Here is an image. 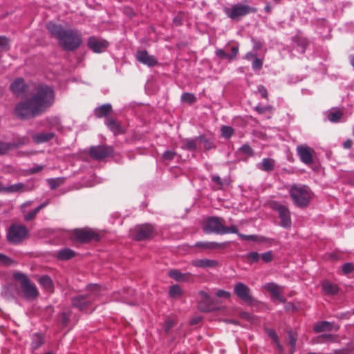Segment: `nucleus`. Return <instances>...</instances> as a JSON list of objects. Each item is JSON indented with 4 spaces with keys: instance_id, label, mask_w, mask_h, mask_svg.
I'll return each mask as SVG.
<instances>
[{
    "instance_id": "f257e3e1",
    "label": "nucleus",
    "mask_w": 354,
    "mask_h": 354,
    "mask_svg": "<svg viewBox=\"0 0 354 354\" xmlns=\"http://www.w3.org/2000/svg\"><path fill=\"white\" fill-rule=\"evenodd\" d=\"M55 101V92L53 88L45 83L34 86L30 97L16 104L15 115L21 120L36 118L50 109Z\"/></svg>"
},
{
    "instance_id": "f03ea898",
    "label": "nucleus",
    "mask_w": 354,
    "mask_h": 354,
    "mask_svg": "<svg viewBox=\"0 0 354 354\" xmlns=\"http://www.w3.org/2000/svg\"><path fill=\"white\" fill-rule=\"evenodd\" d=\"M50 34L57 39L59 46L66 51H75L82 44L80 32L75 28L64 29L62 26L49 23L46 26Z\"/></svg>"
},
{
    "instance_id": "7ed1b4c3",
    "label": "nucleus",
    "mask_w": 354,
    "mask_h": 354,
    "mask_svg": "<svg viewBox=\"0 0 354 354\" xmlns=\"http://www.w3.org/2000/svg\"><path fill=\"white\" fill-rule=\"evenodd\" d=\"M225 220L218 216H209L206 218L203 224V230L205 233L216 234H236L239 237L244 241H257L256 235H245L239 232L238 227L232 225L229 227L225 225Z\"/></svg>"
},
{
    "instance_id": "20e7f679",
    "label": "nucleus",
    "mask_w": 354,
    "mask_h": 354,
    "mask_svg": "<svg viewBox=\"0 0 354 354\" xmlns=\"http://www.w3.org/2000/svg\"><path fill=\"white\" fill-rule=\"evenodd\" d=\"M87 290L91 291V292L85 295L74 297L71 300V304L82 312L91 313L95 308L94 302L97 297V294L94 292L100 290V286L96 284L89 285L87 286Z\"/></svg>"
},
{
    "instance_id": "39448f33",
    "label": "nucleus",
    "mask_w": 354,
    "mask_h": 354,
    "mask_svg": "<svg viewBox=\"0 0 354 354\" xmlns=\"http://www.w3.org/2000/svg\"><path fill=\"white\" fill-rule=\"evenodd\" d=\"M290 196L294 204L299 208H306L312 199L313 192L308 185L293 184L290 188Z\"/></svg>"
},
{
    "instance_id": "423d86ee",
    "label": "nucleus",
    "mask_w": 354,
    "mask_h": 354,
    "mask_svg": "<svg viewBox=\"0 0 354 354\" xmlns=\"http://www.w3.org/2000/svg\"><path fill=\"white\" fill-rule=\"evenodd\" d=\"M29 236V230L27 227L22 224L12 223L7 229L6 240L12 245L21 243Z\"/></svg>"
},
{
    "instance_id": "0eeeda50",
    "label": "nucleus",
    "mask_w": 354,
    "mask_h": 354,
    "mask_svg": "<svg viewBox=\"0 0 354 354\" xmlns=\"http://www.w3.org/2000/svg\"><path fill=\"white\" fill-rule=\"evenodd\" d=\"M13 278L20 283V287L26 299L35 300L39 293L34 283H32L28 276L21 272H15Z\"/></svg>"
},
{
    "instance_id": "6e6552de",
    "label": "nucleus",
    "mask_w": 354,
    "mask_h": 354,
    "mask_svg": "<svg viewBox=\"0 0 354 354\" xmlns=\"http://www.w3.org/2000/svg\"><path fill=\"white\" fill-rule=\"evenodd\" d=\"M225 14L227 17L234 21H240L243 17L250 13H255L257 9L245 4L240 3H234L230 7H225L223 9Z\"/></svg>"
},
{
    "instance_id": "1a4fd4ad",
    "label": "nucleus",
    "mask_w": 354,
    "mask_h": 354,
    "mask_svg": "<svg viewBox=\"0 0 354 354\" xmlns=\"http://www.w3.org/2000/svg\"><path fill=\"white\" fill-rule=\"evenodd\" d=\"M73 236L74 240L82 243L92 241H99L101 239V236L97 232L89 228L75 229L73 231Z\"/></svg>"
},
{
    "instance_id": "9d476101",
    "label": "nucleus",
    "mask_w": 354,
    "mask_h": 354,
    "mask_svg": "<svg viewBox=\"0 0 354 354\" xmlns=\"http://www.w3.org/2000/svg\"><path fill=\"white\" fill-rule=\"evenodd\" d=\"M154 236V227L149 224L137 225L130 231V236L135 241H140L151 239Z\"/></svg>"
},
{
    "instance_id": "9b49d317",
    "label": "nucleus",
    "mask_w": 354,
    "mask_h": 354,
    "mask_svg": "<svg viewBox=\"0 0 354 354\" xmlns=\"http://www.w3.org/2000/svg\"><path fill=\"white\" fill-rule=\"evenodd\" d=\"M113 148L111 146L98 145L91 147L89 149L88 153L92 158L101 160L113 156Z\"/></svg>"
},
{
    "instance_id": "f8f14e48",
    "label": "nucleus",
    "mask_w": 354,
    "mask_h": 354,
    "mask_svg": "<svg viewBox=\"0 0 354 354\" xmlns=\"http://www.w3.org/2000/svg\"><path fill=\"white\" fill-rule=\"evenodd\" d=\"M201 299L198 303V308L203 313H209L217 310L210 296L205 291H200Z\"/></svg>"
},
{
    "instance_id": "ddd939ff",
    "label": "nucleus",
    "mask_w": 354,
    "mask_h": 354,
    "mask_svg": "<svg viewBox=\"0 0 354 354\" xmlns=\"http://www.w3.org/2000/svg\"><path fill=\"white\" fill-rule=\"evenodd\" d=\"M297 152L301 162L306 165H310L314 162L315 150L312 147L300 145L297 147Z\"/></svg>"
},
{
    "instance_id": "4468645a",
    "label": "nucleus",
    "mask_w": 354,
    "mask_h": 354,
    "mask_svg": "<svg viewBox=\"0 0 354 354\" xmlns=\"http://www.w3.org/2000/svg\"><path fill=\"white\" fill-rule=\"evenodd\" d=\"M88 47L94 53H100L107 48L109 42L103 39L90 37L87 41Z\"/></svg>"
},
{
    "instance_id": "2eb2a0df",
    "label": "nucleus",
    "mask_w": 354,
    "mask_h": 354,
    "mask_svg": "<svg viewBox=\"0 0 354 354\" xmlns=\"http://www.w3.org/2000/svg\"><path fill=\"white\" fill-rule=\"evenodd\" d=\"M234 294L241 300L247 303H252V297L250 295V288L241 282L235 284L234 288Z\"/></svg>"
},
{
    "instance_id": "dca6fc26",
    "label": "nucleus",
    "mask_w": 354,
    "mask_h": 354,
    "mask_svg": "<svg viewBox=\"0 0 354 354\" xmlns=\"http://www.w3.org/2000/svg\"><path fill=\"white\" fill-rule=\"evenodd\" d=\"M136 60L149 67H153L158 64V61L155 56L151 55L146 50L137 51L136 54Z\"/></svg>"
},
{
    "instance_id": "f3484780",
    "label": "nucleus",
    "mask_w": 354,
    "mask_h": 354,
    "mask_svg": "<svg viewBox=\"0 0 354 354\" xmlns=\"http://www.w3.org/2000/svg\"><path fill=\"white\" fill-rule=\"evenodd\" d=\"M230 242L216 243V242H197L195 246L205 250H224L229 248Z\"/></svg>"
},
{
    "instance_id": "a211bd4d",
    "label": "nucleus",
    "mask_w": 354,
    "mask_h": 354,
    "mask_svg": "<svg viewBox=\"0 0 354 354\" xmlns=\"http://www.w3.org/2000/svg\"><path fill=\"white\" fill-rule=\"evenodd\" d=\"M26 143V138H19L16 142H6L0 140V156L6 155L9 151L17 149Z\"/></svg>"
},
{
    "instance_id": "6ab92c4d",
    "label": "nucleus",
    "mask_w": 354,
    "mask_h": 354,
    "mask_svg": "<svg viewBox=\"0 0 354 354\" xmlns=\"http://www.w3.org/2000/svg\"><path fill=\"white\" fill-rule=\"evenodd\" d=\"M168 276L177 281L192 282L194 281V276L192 274L189 272L182 273L176 269L170 270L168 272Z\"/></svg>"
},
{
    "instance_id": "aec40b11",
    "label": "nucleus",
    "mask_w": 354,
    "mask_h": 354,
    "mask_svg": "<svg viewBox=\"0 0 354 354\" xmlns=\"http://www.w3.org/2000/svg\"><path fill=\"white\" fill-rule=\"evenodd\" d=\"M263 288L268 290L272 297L280 302H285L286 299L281 297L282 289L274 283H268L264 285Z\"/></svg>"
},
{
    "instance_id": "412c9836",
    "label": "nucleus",
    "mask_w": 354,
    "mask_h": 354,
    "mask_svg": "<svg viewBox=\"0 0 354 354\" xmlns=\"http://www.w3.org/2000/svg\"><path fill=\"white\" fill-rule=\"evenodd\" d=\"M28 85L21 77L17 78L10 86V89L12 93L17 96L24 94L26 91Z\"/></svg>"
},
{
    "instance_id": "4be33fe9",
    "label": "nucleus",
    "mask_w": 354,
    "mask_h": 354,
    "mask_svg": "<svg viewBox=\"0 0 354 354\" xmlns=\"http://www.w3.org/2000/svg\"><path fill=\"white\" fill-rule=\"evenodd\" d=\"M105 123L108 128L113 132L115 136L124 134L126 132L125 129L122 127L120 122H118L112 118H108L106 120Z\"/></svg>"
},
{
    "instance_id": "5701e85b",
    "label": "nucleus",
    "mask_w": 354,
    "mask_h": 354,
    "mask_svg": "<svg viewBox=\"0 0 354 354\" xmlns=\"http://www.w3.org/2000/svg\"><path fill=\"white\" fill-rule=\"evenodd\" d=\"M239 46L233 45L230 47V53L227 54L223 49H217L215 51V54L217 57L221 59H227L230 61L235 59L239 53Z\"/></svg>"
},
{
    "instance_id": "b1692460",
    "label": "nucleus",
    "mask_w": 354,
    "mask_h": 354,
    "mask_svg": "<svg viewBox=\"0 0 354 354\" xmlns=\"http://www.w3.org/2000/svg\"><path fill=\"white\" fill-rule=\"evenodd\" d=\"M272 207L278 212L279 216L281 218V225L284 227H286L288 225V209L287 208L277 203L274 202L272 203Z\"/></svg>"
},
{
    "instance_id": "393cba45",
    "label": "nucleus",
    "mask_w": 354,
    "mask_h": 354,
    "mask_svg": "<svg viewBox=\"0 0 354 354\" xmlns=\"http://www.w3.org/2000/svg\"><path fill=\"white\" fill-rule=\"evenodd\" d=\"M244 58L248 61H252V68L254 71H260L262 68L263 59L257 57L256 53L248 52L245 55Z\"/></svg>"
},
{
    "instance_id": "a878e982",
    "label": "nucleus",
    "mask_w": 354,
    "mask_h": 354,
    "mask_svg": "<svg viewBox=\"0 0 354 354\" xmlns=\"http://www.w3.org/2000/svg\"><path fill=\"white\" fill-rule=\"evenodd\" d=\"M192 265L197 268H216L218 266V262L212 259H195L192 261Z\"/></svg>"
},
{
    "instance_id": "bb28decb",
    "label": "nucleus",
    "mask_w": 354,
    "mask_h": 354,
    "mask_svg": "<svg viewBox=\"0 0 354 354\" xmlns=\"http://www.w3.org/2000/svg\"><path fill=\"white\" fill-rule=\"evenodd\" d=\"M76 256V252L70 248H64L59 250L55 257L60 261H68Z\"/></svg>"
},
{
    "instance_id": "cd10ccee",
    "label": "nucleus",
    "mask_w": 354,
    "mask_h": 354,
    "mask_svg": "<svg viewBox=\"0 0 354 354\" xmlns=\"http://www.w3.org/2000/svg\"><path fill=\"white\" fill-rule=\"evenodd\" d=\"M40 286L46 290L53 292L54 290V285L51 278L48 275H43L38 279Z\"/></svg>"
},
{
    "instance_id": "c85d7f7f",
    "label": "nucleus",
    "mask_w": 354,
    "mask_h": 354,
    "mask_svg": "<svg viewBox=\"0 0 354 354\" xmlns=\"http://www.w3.org/2000/svg\"><path fill=\"white\" fill-rule=\"evenodd\" d=\"M55 136V134L53 132H48V133H39L35 134L32 136L33 141L37 143H43L46 142L53 138H54Z\"/></svg>"
},
{
    "instance_id": "c756f323",
    "label": "nucleus",
    "mask_w": 354,
    "mask_h": 354,
    "mask_svg": "<svg viewBox=\"0 0 354 354\" xmlns=\"http://www.w3.org/2000/svg\"><path fill=\"white\" fill-rule=\"evenodd\" d=\"M275 161L272 158H263L257 167L264 171L270 172L274 170Z\"/></svg>"
},
{
    "instance_id": "7c9ffc66",
    "label": "nucleus",
    "mask_w": 354,
    "mask_h": 354,
    "mask_svg": "<svg viewBox=\"0 0 354 354\" xmlns=\"http://www.w3.org/2000/svg\"><path fill=\"white\" fill-rule=\"evenodd\" d=\"M333 324L327 321H322L314 324L313 330L316 333L330 331L333 330Z\"/></svg>"
},
{
    "instance_id": "2f4dec72",
    "label": "nucleus",
    "mask_w": 354,
    "mask_h": 354,
    "mask_svg": "<svg viewBox=\"0 0 354 354\" xmlns=\"http://www.w3.org/2000/svg\"><path fill=\"white\" fill-rule=\"evenodd\" d=\"M112 107L111 104H106L96 108L94 111V113L97 118H101L103 117H106L110 113Z\"/></svg>"
},
{
    "instance_id": "473e14b6",
    "label": "nucleus",
    "mask_w": 354,
    "mask_h": 354,
    "mask_svg": "<svg viewBox=\"0 0 354 354\" xmlns=\"http://www.w3.org/2000/svg\"><path fill=\"white\" fill-rule=\"evenodd\" d=\"M322 289L327 295H335L337 294L339 288L336 284L326 281L322 283Z\"/></svg>"
},
{
    "instance_id": "72a5a7b5",
    "label": "nucleus",
    "mask_w": 354,
    "mask_h": 354,
    "mask_svg": "<svg viewBox=\"0 0 354 354\" xmlns=\"http://www.w3.org/2000/svg\"><path fill=\"white\" fill-rule=\"evenodd\" d=\"M292 42L293 44H297V51L301 53H304L305 52V49L307 46V41L306 38L298 35L292 39Z\"/></svg>"
},
{
    "instance_id": "f704fd0d",
    "label": "nucleus",
    "mask_w": 354,
    "mask_h": 354,
    "mask_svg": "<svg viewBox=\"0 0 354 354\" xmlns=\"http://www.w3.org/2000/svg\"><path fill=\"white\" fill-rule=\"evenodd\" d=\"M49 203L48 201H46L40 204L38 207H37L35 209H32V211L29 212L24 216V220L26 221H30L31 220H33L37 213L44 207H45Z\"/></svg>"
},
{
    "instance_id": "c9c22d12",
    "label": "nucleus",
    "mask_w": 354,
    "mask_h": 354,
    "mask_svg": "<svg viewBox=\"0 0 354 354\" xmlns=\"http://www.w3.org/2000/svg\"><path fill=\"white\" fill-rule=\"evenodd\" d=\"M28 190L26 186L22 183H19L6 187V193H15V192H25Z\"/></svg>"
},
{
    "instance_id": "e433bc0d",
    "label": "nucleus",
    "mask_w": 354,
    "mask_h": 354,
    "mask_svg": "<svg viewBox=\"0 0 354 354\" xmlns=\"http://www.w3.org/2000/svg\"><path fill=\"white\" fill-rule=\"evenodd\" d=\"M199 144L203 145V147L205 150H210L216 147L214 143L210 140L207 139L204 135L196 137Z\"/></svg>"
},
{
    "instance_id": "4c0bfd02",
    "label": "nucleus",
    "mask_w": 354,
    "mask_h": 354,
    "mask_svg": "<svg viewBox=\"0 0 354 354\" xmlns=\"http://www.w3.org/2000/svg\"><path fill=\"white\" fill-rule=\"evenodd\" d=\"M44 344V336L40 333H35L32 336L31 348L33 351L37 349Z\"/></svg>"
},
{
    "instance_id": "58836bf2",
    "label": "nucleus",
    "mask_w": 354,
    "mask_h": 354,
    "mask_svg": "<svg viewBox=\"0 0 354 354\" xmlns=\"http://www.w3.org/2000/svg\"><path fill=\"white\" fill-rule=\"evenodd\" d=\"M337 336L332 334H323L316 338L315 342L318 344H323L329 342H336Z\"/></svg>"
},
{
    "instance_id": "ea45409f",
    "label": "nucleus",
    "mask_w": 354,
    "mask_h": 354,
    "mask_svg": "<svg viewBox=\"0 0 354 354\" xmlns=\"http://www.w3.org/2000/svg\"><path fill=\"white\" fill-rule=\"evenodd\" d=\"M183 290L178 285H173L170 286L169 295L172 298L179 297L183 295Z\"/></svg>"
},
{
    "instance_id": "a19ab883",
    "label": "nucleus",
    "mask_w": 354,
    "mask_h": 354,
    "mask_svg": "<svg viewBox=\"0 0 354 354\" xmlns=\"http://www.w3.org/2000/svg\"><path fill=\"white\" fill-rule=\"evenodd\" d=\"M343 116V112L340 110L331 111L328 115V118L333 122H337Z\"/></svg>"
},
{
    "instance_id": "79ce46f5",
    "label": "nucleus",
    "mask_w": 354,
    "mask_h": 354,
    "mask_svg": "<svg viewBox=\"0 0 354 354\" xmlns=\"http://www.w3.org/2000/svg\"><path fill=\"white\" fill-rule=\"evenodd\" d=\"M64 178H49L47 183L51 189H55L64 183Z\"/></svg>"
},
{
    "instance_id": "37998d69",
    "label": "nucleus",
    "mask_w": 354,
    "mask_h": 354,
    "mask_svg": "<svg viewBox=\"0 0 354 354\" xmlns=\"http://www.w3.org/2000/svg\"><path fill=\"white\" fill-rule=\"evenodd\" d=\"M221 136L227 139L230 138L234 133V130L230 126H222L221 129Z\"/></svg>"
},
{
    "instance_id": "c03bdc74",
    "label": "nucleus",
    "mask_w": 354,
    "mask_h": 354,
    "mask_svg": "<svg viewBox=\"0 0 354 354\" xmlns=\"http://www.w3.org/2000/svg\"><path fill=\"white\" fill-rule=\"evenodd\" d=\"M181 101L189 104H192L196 101V97L193 93H184L181 95Z\"/></svg>"
},
{
    "instance_id": "a18cd8bd",
    "label": "nucleus",
    "mask_w": 354,
    "mask_h": 354,
    "mask_svg": "<svg viewBox=\"0 0 354 354\" xmlns=\"http://www.w3.org/2000/svg\"><path fill=\"white\" fill-rule=\"evenodd\" d=\"M198 140L196 138L195 139H188L185 141L184 148L189 151H195L197 149Z\"/></svg>"
},
{
    "instance_id": "49530a36",
    "label": "nucleus",
    "mask_w": 354,
    "mask_h": 354,
    "mask_svg": "<svg viewBox=\"0 0 354 354\" xmlns=\"http://www.w3.org/2000/svg\"><path fill=\"white\" fill-rule=\"evenodd\" d=\"M15 264V261L8 256L0 253V265L9 266Z\"/></svg>"
},
{
    "instance_id": "de8ad7c7",
    "label": "nucleus",
    "mask_w": 354,
    "mask_h": 354,
    "mask_svg": "<svg viewBox=\"0 0 354 354\" xmlns=\"http://www.w3.org/2000/svg\"><path fill=\"white\" fill-rule=\"evenodd\" d=\"M239 151L247 155L249 157H252L254 156V153L252 147L248 144H245L239 148Z\"/></svg>"
},
{
    "instance_id": "09e8293b",
    "label": "nucleus",
    "mask_w": 354,
    "mask_h": 354,
    "mask_svg": "<svg viewBox=\"0 0 354 354\" xmlns=\"http://www.w3.org/2000/svg\"><path fill=\"white\" fill-rule=\"evenodd\" d=\"M212 181L216 185V187L213 188L214 190L222 189L223 186V183L221 178L216 175H213L211 177Z\"/></svg>"
},
{
    "instance_id": "8fccbe9b",
    "label": "nucleus",
    "mask_w": 354,
    "mask_h": 354,
    "mask_svg": "<svg viewBox=\"0 0 354 354\" xmlns=\"http://www.w3.org/2000/svg\"><path fill=\"white\" fill-rule=\"evenodd\" d=\"M289 345L291 346V353H293L295 351V344L297 339V335L292 332L289 331Z\"/></svg>"
},
{
    "instance_id": "3c124183",
    "label": "nucleus",
    "mask_w": 354,
    "mask_h": 354,
    "mask_svg": "<svg viewBox=\"0 0 354 354\" xmlns=\"http://www.w3.org/2000/svg\"><path fill=\"white\" fill-rule=\"evenodd\" d=\"M255 111L259 113V114H265L266 113H271L272 112V107L271 106H263L262 105H257L254 108Z\"/></svg>"
},
{
    "instance_id": "603ef678",
    "label": "nucleus",
    "mask_w": 354,
    "mask_h": 354,
    "mask_svg": "<svg viewBox=\"0 0 354 354\" xmlns=\"http://www.w3.org/2000/svg\"><path fill=\"white\" fill-rule=\"evenodd\" d=\"M176 155V153L175 151L167 150L163 153L162 159L165 161H171L175 158Z\"/></svg>"
},
{
    "instance_id": "864d4df0",
    "label": "nucleus",
    "mask_w": 354,
    "mask_h": 354,
    "mask_svg": "<svg viewBox=\"0 0 354 354\" xmlns=\"http://www.w3.org/2000/svg\"><path fill=\"white\" fill-rule=\"evenodd\" d=\"M176 324L175 319L172 318H167L165 322V331L166 333H169L170 329Z\"/></svg>"
},
{
    "instance_id": "5fc2aeb1",
    "label": "nucleus",
    "mask_w": 354,
    "mask_h": 354,
    "mask_svg": "<svg viewBox=\"0 0 354 354\" xmlns=\"http://www.w3.org/2000/svg\"><path fill=\"white\" fill-rule=\"evenodd\" d=\"M260 255L257 252H252L247 254V259L252 263H256L259 260Z\"/></svg>"
},
{
    "instance_id": "6e6d98bb",
    "label": "nucleus",
    "mask_w": 354,
    "mask_h": 354,
    "mask_svg": "<svg viewBox=\"0 0 354 354\" xmlns=\"http://www.w3.org/2000/svg\"><path fill=\"white\" fill-rule=\"evenodd\" d=\"M9 42L10 39L4 36H0V48L9 49Z\"/></svg>"
},
{
    "instance_id": "4d7b16f0",
    "label": "nucleus",
    "mask_w": 354,
    "mask_h": 354,
    "mask_svg": "<svg viewBox=\"0 0 354 354\" xmlns=\"http://www.w3.org/2000/svg\"><path fill=\"white\" fill-rule=\"evenodd\" d=\"M261 259L265 263H269V262L272 261V259H273V255H272V252L268 251V252H266L262 254L261 255Z\"/></svg>"
},
{
    "instance_id": "13d9d810",
    "label": "nucleus",
    "mask_w": 354,
    "mask_h": 354,
    "mask_svg": "<svg viewBox=\"0 0 354 354\" xmlns=\"http://www.w3.org/2000/svg\"><path fill=\"white\" fill-rule=\"evenodd\" d=\"M252 42L253 44V50L257 52L262 49L263 44L260 40L252 38Z\"/></svg>"
},
{
    "instance_id": "bf43d9fd",
    "label": "nucleus",
    "mask_w": 354,
    "mask_h": 354,
    "mask_svg": "<svg viewBox=\"0 0 354 354\" xmlns=\"http://www.w3.org/2000/svg\"><path fill=\"white\" fill-rule=\"evenodd\" d=\"M354 270V266L352 263H346L342 266V272L344 274H350Z\"/></svg>"
},
{
    "instance_id": "052dcab7",
    "label": "nucleus",
    "mask_w": 354,
    "mask_h": 354,
    "mask_svg": "<svg viewBox=\"0 0 354 354\" xmlns=\"http://www.w3.org/2000/svg\"><path fill=\"white\" fill-rule=\"evenodd\" d=\"M216 295L218 297H223L225 299H230L231 297V293L228 291H225L223 290H218L216 292Z\"/></svg>"
},
{
    "instance_id": "680f3d73",
    "label": "nucleus",
    "mask_w": 354,
    "mask_h": 354,
    "mask_svg": "<svg viewBox=\"0 0 354 354\" xmlns=\"http://www.w3.org/2000/svg\"><path fill=\"white\" fill-rule=\"evenodd\" d=\"M43 169H44V166H42V165H36L34 167L30 168L27 171V173L29 175H32V174H35L39 173V172L41 171Z\"/></svg>"
},
{
    "instance_id": "e2e57ef3",
    "label": "nucleus",
    "mask_w": 354,
    "mask_h": 354,
    "mask_svg": "<svg viewBox=\"0 0 354 354\" xmlns=\"http://www.w3.org/2000/svg\"><path fill=\"white\" fill-rule=\"evenodd\" d=\"M258 92L261 95V97L263 98L266 99V100L268 98V91L264 86L259 85L258 86Z\"/></svg>"
},
{
    "instance_id": "0e129e2a",
    "label": "nucleus",
    "mask_w": 354,
    "mask_h": 354,
    "mask_svg": "<svg viewBox=\"0 0 354 354\" xmlns=\"http://www.w3.org/2000/svg\"><path fill=\"white\" fill-rule=\"evenodd\" d=\"M268 335L273 339L274 342H278V337L276 332L274 330L269 329L267 330Z\"/></svg>"
},
{
    "instance_id": "69168bd1",
    "label": "nucleus",
    "mask_w": 354,
    "mask_h": 354,
    "mask_svg": "<svg viewBox=\"0 0 354 354\" xmlns=\"http://www.w3.org/2000/svg\"><path fill=\"white\" fill-rule=\"evenodd\" d=\"M62 324L63 326H66L69 321V315L66 313H62Z\"/></svg>"
},
{
    "instance_id": "338daca9",
    "label": "nucleus",
    "mask_w": 354,
    "mask_h": 354,
    "mask_svg": "<svg viewBox=\"0 0 354 354\" xmlns=\"http://www.w3.org/2000/svg\"><path fill=\"white\" fill-rule=\"evenodd\" d=\"M124 10L126 15L129 17H133L136 16L135 12L131 8H126Z\"/></svg>"
},
{
    "instance_id": "774afa93",
    "label": "nucleus",
    "mask_w": 354,
    "mask_h": 354,
    "mask_svg": "<svg viewBox=\"0 0 354 354\" xmlns=\"http://www.w3.org/2000/svg\"><path fill=\"white\" fill-rule=\"evenodd\" d=\"M353 145V140L351 139H348L343 142V147L345 149H350Z\"/></svg>"
}]
</instances>
